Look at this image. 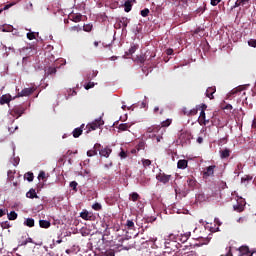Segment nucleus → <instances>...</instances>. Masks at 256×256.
Masks as SVG:
<instances>
[{"mask_svg": "<svg viewBox=\"0 0 256 256\" xmlns=\"http://www.w3.org/2000/svg\"><path fill=\"white\" fill-rule=\"evenodd\" d=\"M176 3L178 4V9H181V11H178L179 15L184 16L185 21H191V15L184 13L189 7V0H176Z\"/></svg>", "mask_w": 256, "mask_h": 256, "instance_id": "1", "label": "nucleus"}, {"mask_svg": "<svg viewBox=\"0 0 256 256\" xmlns=\"http://www.w3.org/2000/svg\"><path fill=\"white\" fill-rule=\"evenodd\" d=\"M254 251H251L247 246H242L239 248L238 256H253ZM220 256H233L231 249L226 254H221Z\"/></svg>", "mask_w": 256, "mask_h": 256, "instance_id": "2", "label": "nucleus"}, {"mask_svg": "<svg viewBox=\"0 0 256 256\" xmlns=\"http://www.w3.org/2000/svg\"><path fill=\"white\" fill-rule=\"evenodd\" d=\"M105 122H103V119L98 118L94 120L92 123H89L86 125V135H89L91 131H96V129H99L101 125H104Z\"/></svg>", "mask_w": 256, "mask_h": 256, "instance_id": "3", "label": "nucleus"}, {"mask_svg": "<svg viewBox=\"0 0 256 256\" xmlns=\"http://www.w3.org/2000/svg\"><path fill=\"white\" fill-rule=\"evenodd\" d=\"M172 178L173 176L165 174V172H159L156 175L157 181H159V183H163V185H167V183H169Z\"/></svg>", "mask_w": 256, "mask_h": 256, "instance_id": "4", "label": "nucleus"}, {"mask_svg": "<svg viewBox=\"0 0 256 256\" xmlns=\"http://www.w3.org/2000/svg\"><path fill=\"white\" fill-rule=\"evenodd\" d=\"M80 217L81 219H84V221H95V214H93V212H89L87 210H83L80 213Z\"/></svg>", "mask_w": 256, "mask_h": 256, "instance_id": "5", "label": "nucleus"}, {"mask_svg": "<svg viewBox=\"0 0 256 256\" xmlns=\"http://www.w3.org/2000/svg\"><path fill=\"white\" fill-rule=\"evenodd\" d=\"M234 211L237 213H243L245 211V200L240 199L236 205L233 206Z\"/></svg>", "mask_w": 256, "mask_h": 256, "instance_id": "6", "label": "nucleus"}, {"mask_svg": "<svg viewBox=\"0 0 256 256\" xmlns=\"http://www.w3.org/2000/svg\"><path fill=\"white\" fill-rule=\"evenodd\" d=\"M23 113H25V108L23 106H15L12 109V115H16L17 119H19Z\"/></svg>", "mask_w": 256, "mask_h": 256, "instance_id": "7", "label": "nucleus"}, {"mask_svg": "<svg viewBox=\"0 0 256 256\" xmlns=\"http://www.w3.org/2000/svg\"><path fill=\"white\" fill-rule=\"evenodd\" d=\"M98 151H99L100 157H106V158H108L111 155V153H113V150L109 147L99 148Z\"/></svg>", "mask_w": 256, "mask_h": 256, "instance_id": "8", "label": "nucleus"}, {"mask_svg": "<svg viewBox=\"0 0 256 256\" xmlns=\"http://www.w3.org/2000/svg\"><path fill=\"white\" fill-rule=\"evenodd\" d=\"M84 129H85V124H82L80 125V127L75 128L72 132L74 139H78V137H81V135H83Z\"/></svg>", "mask_w": 256, "mask_h": 256, "instance_id": "9", "label": "nucleus"}, {"mask_svg": "<svg viewBox=\"0 0 256 256\" xmlns=\"http://www.w3.org/2000/svg\"><path fill=\"white\" fill-rule=\"evenodd\" d=\"M216 167L217 166H215V165L208 166L203 173V177H213V175H215Z\"/></svg>", "mask_w": 256, "mask_h": 256, "instance_id": "10", "label": "nucleus"}, {"mask_svg": "<svg viewBox=\"0 0 256 256\" xmlns=\"http://www.w3.org/2000/svg\"><path fill=\"white\" fill-rule=\"evenodd\" d=\"M199 125H207L209 124V119H207V116H205V111L201 110L200 116L198 118Z\"/></svg>", "mask_w": 256, "mask_h": 256, "instance_id": "11", "label": "nucleus"}, {"mask_svg": "<svg viewBox=\"0 0 256 256\" xmlns=\"http://www.w3.org/2000/svg\"><path fill=\"white\" fill-rule=\"evenodd\" d=\"M35 89L33 88H24L21 92L18 93V97H29V95H33Z\"/></svg>", "mask_w": 256, "mask_h": 256, "instance_id": "12", "label": "nucleus"}, {"mask_svg": "<svg viewBox=\"0 0 256 256\" xmlns=\"http://www.w3.org/2000/svg\"><path fill=\"white\" fill-rule=\"evenodd\" d=\"M187 185L192 191H193V189H196L197 188V180L195 179V177H193V176L188 177Z\"/></svg>", "mask_w": 256, "mask_h": 256, "instance_id": "13", "label": "nucleus"}, {"mask_svg": "<svg viewBox=\"0 0 256 256\" xmlns=\"http://www.w3.org/2000/svg\"><path fill=\"white\" fill-rule=\"evenodd\" d=\"M99 149H101V144L96 143L94 145V149L93 150H88L87 151V156L88 157H95V155H97V151H99Z\"/></svg>", "mask_w": 256, "mask_h": 256, "instance_id": "14", "label": "nucleus"}, {"mask_svg": "<svg viewBox=\"0 0 256 256\" xmlns=\"http://www.w3.org/2000/svg\"><path fill=\"white\" fill-rule=\"evenodd\" d=\"M11 103V95L10 94H4L0 98V105H6Z\"/></svg>", "mask_w": 256, "mask_h": 256, "instance_id": "15", "label": "nucleus"}, {"mask_svg": "<svg viewBox=\"0 0 256 256\" xmlns=\"http://www.w3.org/2000/svg\"><path fill=\"white\" fill-rule=\"evenodd\" d=\"M217 91V89L215 87H209L206 90V97H208V99H215V97L213 96V94Z\"/></svg>", "mask_w": 256, "mask_h": 256, "instance_id": "16", "label": "nucleus"}, {"mask_svg": "<svg viewBox=\"0 0 256 256\" xmlns=\"http://www.w3.org/2000/svg\"><path fill=\"white\" fill-rule=\"evenodd\" d=\"M26 197L28 199H39V196L37 195V192H35V189H30L27 193H26Z\"/></svg>", "mask_w": 256, "mask_h": 256, "instance_id": "17", "label": "nucleus"}, {"mask_svg": "<svg viewBox=\"0 0 256 256\" xmlns=\"http://www.w3.org/2000/svg\"><path fill=\"white\" fill-rule=\"evenodd\" d=\"M98 73L99 72L97 70H92V71L88 72L86 75V81H91V80L95 79V77H97Z\"/></svg>", "mask_w": 256, "mask_h": 256, "instance_id": "18", "label": "nucleus"}, {"mask_svg": "<svg viewBox=\"0 0 256 256\" xmlns=\"http://www.w3.org/2000/svg\"><path fill=\"white\" fill-rule=\"evenodd\" d=\"M133 9V1L132 0H127L124 3V11L125 13H129Z\"/></svg>", "mask_w": 256, "mask_h": 256, "instance_id": "19", "label": "nucleus"}, {"mask_svg": "<svg viewBox=\"0 0 256 256\" xmlns=\"http://www.w3.org/2000/svg\"><path fill=\"white\" fill-rule=\"evenodd\" d=\"M145 61H147V57L145 56V54H141L139 56H136L135 58V62L139 63L140 65H143Z\"/></svg>", "mask_w": 256, "mask_h": 256, "instance_id": "20", "label": "nucleus"}, {"mask_svg": "<svg viewBox=\"0 0 256 256\" xmlns=\"http://www.w3.org/2000/svg\"><path fill=\"white\" fill-rule=\"evenodd\" d=\"M39 225L42 229H49V227H51V222L48 220H40Z\"/></svg>", "mask_w": 256, "mask_h": 256, "instance_id": "21", "label": "nucleus"}, {"mask_svg": "<svg viewBox=\"0 0 256 256\" xmlns=\"http://www.w3.org/2000/svg\"><path fill=\"white\" fill-rule=\"evenodd\" d=\"M230 155H231V150H229L228 148L220 151L221 159H227V157H229Z\"/></svg>", "mask_w": 256, "mask_h": 256, "instance_id": "22", "label": "nucleus"}, {"mask_svg": "<svg viewBox=\"0 0 256 256\" xmlns=\"http://www.w3.org/2000/svg\"><path fill=\"white\" fill-rule=\"evenodd\" d=\"M188 161L183 159V160H179L177 163V167L178 169H187V165H188Z\"/></svg>", "mask_w": 256, "mask_h": 256, "instance_id": "23", "label": "nucleus"}, {"mask_svg": "<svg viewBox=\"0 0 256 256\" xmlns=\"http://www.w3.org/2000/svg\"><path fill=\"white\" fill-rule=\"evenodd\" d=\"M125 227L126 229H128V231H133V229H135V222H133V220H127L125 223Z\"/></svg>", "mask_w": 256, "mask_h": 256, "instance_id": "24", "label": "nucleus"}, {"mask_svg": "<svg viewBox=\"0 0 256 256\" xmlns=\"http://www.w3.org/2000/svg\"><path fill=\"white\" fill-rule=\"evenodd\" d=\"M70 17H71V21H73L74 23H79L83 19V15L81 14H73Z\"/></svg>", "mask_w": 256, "mask_h": 256, "instance_id": "25", "label": "nucleus"}, {"mask_svg": "<svg viewBox=\"0 0 256 256\" xmlns=\"http://www.w3.org/2000/svg\"><path fill=\"white\" fill-rule=\"evenodd\" d=\"M243 172V164L238 163L236 169L234 170V174L239 176Z\"/></svg>", "mask_w": 256, "mask_h": 256, "instance_id": "26", "label": "nucleus"}, {"mask_svg": "<svg viewBox=\"0 0 256 256\" xmlns=\"http://www.w3.org/2000/svg\"><path fill=\"white\" fill-rule=\"evenodd\" d=\"M137 49H139V45L133 44L130 47V49L128 50V52H126V55H133V53H135V51H137Z\"/></svg>", "mask_w": 256, "mask_h": 256, "instance_id": "27", "label": "nucleus"}, {"mask_svg": "<svg viewBox=\"0 0 256 256\" xmlns=\"http://www.w3.org/2000/svg\"><path fill=\"white\" fill-rule=\"evenodd\" d=\"M24 225H26V227H35V220L33 218H27Z\"/></svg>", "mask_w": 256, "mask_h": 256, "instance_id": "28", "label": "nucleus"}, {"mask_svg": "<svg viewBox=\"0 0 256 256\" xmlns=\"http://www.w3.org/2000/svg\"><path fill=\"white\" fill-rule=\"evenodd\" d=\"M24 179H27L29 183L35 179V176L33 175V172H27L24 174Z\"/></svg>", "mask_w": 256, "mask_h": 256, "instance_id": "29", "label": "nucleus"}, {"mask_svg": "<svg viewBox=\"0 0 256 256\" xmlns=\"http://www.w3.org/2000/svg\"><path fill=\"white\" fill-rule=\"evenodd\" d=\"M129 199H130V201H134V202L139 201L140 196L137 192H133L130 194Z\"/></svg>", "mask_w": 256, "mask_h": 256, "instance_id": "30", "label": "nucleus"}, {"mask_svg": "<svg viewBox=\"0 0 256 256\" xmlns=\"http://www.w3.org/2000/svg\"><path fill=\"white\" fill-rule=\"evenodd\" d=\"M57 73V68L56 67H53V66H50L47 71H46V74L47 75H55Z\"/></svg>", "mask_w": 256, "mask_h": 256, "instance_id": "31", "label": "nucleus"}, {"mask_svg": "<svg viewBox=\"0 0 256 256\" xmlns=\"http://www.w3.org/2000/svg\"><path fill=\"white\" fill-rule=\"evenodd\" d=\"M17 217H18V215H17V212H15V211H11L8 214L9 221H15V219H17Z\"/></svg>", "mask_w": 256, "mask_h": 256, "instance_id": "32", "label": "nucleus"}, {"mask_svg": "<svg viewBox=\"0 0 256 256\" xmlns=\"http://www.w3.org/2000/svg\"><path fill=\"white\" fill-rule=\"evenodd\" d=\"M207 9V4L203 3V6H200L198 9L195 10V13H205Z\"/></svg>", "mask_w": 256, "mask_h": 256, "instance_id": "33", "label": "nucleus"}, {"mask_svg": "<svg viewBox=\"0 0 256 256\" xmlns=\"http://www.w3.org/2000/svg\"><path fill=\"white\" fill-rule=\"evenodd\" d=\"M92 209H94V211H101V209H103V206H101L99 202H96L92 205Z\"/></svg>", "mask_w": 256, "mask_h": 256, "instance_id": "34", "label": "nucleus"}, {"mask_svg": "<svg viewBox=\"0 0 256 256\" xmlns=\"http://www.w3.org/2000/svg\"><path fill=\"white\" fill-rule=\"evenodd\" d=\"M118 129H119V131H127V129H129V124H127V123L120 124L118 126Z\"/></svg>", "mask_w": 256, "mask_h": 256, "instance_id": "35", "label": "nucleus"}, {"mask_svg": "<svg viewBox=\"0 0 256 256\" xmlns=\"http://www.w3.org/2000/svg\"><path fill=\"white\" fill-rule=\"evenodd\" d=\"M119 157L122 159H127V157H129V155L127 154V151L123 150V148H121V151L119 153Z\"/></svg>", "mask_w": 256, "mask_h": 256, "instance_id": "36", "label": "nucleus"}, {"mask_svg": "<svg viewBox=\"0 0 256 256\" xmlns=\"http://www.w3.org/2000/svg\"><path fill=\"white\" fill-rule=\"evenodd\" d=\"M161 129V126H152L151 128H148L149 133H157Z\"/></svg>", "mask_w": 256, "mask_h": 256, "instance_id": "37", "label": "nucleus"}, {"mask_svg": "<svg viewBox=\"0 0 256 256\" xmlns=\"http://www.w3.org/2000/svg\"><path fill=\"white\" fill-rule=\"evenodd\" d=\"M89 82L84 85L85 89L86 90H89V89H93V87H95V82H91V80H88Z\"/></svg>", "mask_w": 256, "mask_h": 256, "instance_id": "38", "label": "nucleus"}, {"mask_svg": "<svg viewBox=\"0 0 256 256\" xmlns=\"http://www.w3.org/2000/svg\"><path fill=\"white\" fill-rule=\"evenodd\" d=\"M83 29H84V31H86V33H90V31L93 30V25L86 24V25L83 26Z\"/></svg>", "mask_w": 256, "mask_h": 256, "instance_id": "39", "label": "nucleus"}, {"mask_svg": "<svg viewBox=\"0 0 256 256\" xmlns=\"http://www.w3.org/2000/svg\"><path fill=\"white\" fill-rule=\"evenodd\" d=\"M198 111H199V108H198V107L193 108V109L189 110L188 116L197 115Z\"/></svg>", "mask_w": 256, "mask_h": 256, "instance_id": "40", "label": "nucleus"}, {"mask_svg": "<svg viewBox=\"0 0 256 256\" xmlns=\"http://www.w3.org/2000/svg\"><path fill=\"white\" fill-rule=\"evenodd\" d=\"M172 121L173 120H171V119H167V120L163 121L161 123V127H169V125H171Z\"/></svg>", "mask_w": 256, "mask_h": 256, "instance_id": "41", "label": "nucleus"}, {"mask_svg": "<svg viewBox=\"0 0 256 256\" xmlns=\"http://www.w3.org/2000/svg\"><path fill=\"white\" fill-rule=\"evenodd\" d=\"M149 9L148 8H145L143 10L140 11V14L143 16V17H149Z\"/></svg>", "mask_w": 256, "mask_h": 256, "instance_id": "42", "label": "nucleus"}, {"mask_svg": "<svg viewBox=\"0 0 256 256\" xmlns=\"http://www.w3.org/2000/svg\"><path fill=\"white\" fill-rule=\"evenodd\" d=\"M77 185H79L76 181H72L70 182L69 187H71V189H73V191L77 192Z\"/></svg>", "mask_w": 256, "mask_h": 256, "instance_id": "43", "label": "nucleus"}, {"mask_svg": "<svg viewBox=\"0 0 256 256\" xmlns=\"http://www.w3.org/2000/svg\"><path fill=\"white\" fill-rule=\"evenodd\" d=\"M242 183H245V181H253V176L245 175L241 178Z\"/></svg>", "mask_w": 256, "mask_h": 256, "instance_id": "44", "label": "nucleus"}, {"mask_svg": "<svg viewBox=\"0 0 256 256\" xmlns=\"http://www.w3.org/2000/svg\"><path fill=\"white\" fill-rule=\"evenodd\" d=\"M237 93H241V89L234 88L230 91V97H233V95H237Z\"/></svg>", "mask_w": 256, "mask_h": 256, "instance_id": "45", "label": "nucleus"}, {"mask_svg": "<svg viewBox=\"0 0 256 256\" xmlns=\"http://www.w3.org/2000/svg\"><path fill=\"white\" fill-rule=\"evenodd\" d=\"M142 164H143V167H149L151 165V160L143 159Z\"/></svg>", "mask_w": 256, "mask_h": 256, "instance_id": "46", "label": "nucleus"}, {"mask_svg": "<svg viewBox=\"0 0 256 256\" xmlns=\"http://www.w3.org/2000/svg\"><path fill=\"white\" fill-rule=\"evenodd\" d=\"M27 39H29V41H33V39H35V32H28Z\"/></svg>", "mask_w": 256, "mask_h": 256, "instance_id": "47", "label": "nucleus"}, {"mask_svg": "<svg viewBox=\"0 0 256 256\" xmlns=\"http://www.w3.org/2000/svg\"><path fill=\"white\" fill-rule=\"evenodd\" d=\"M248 45H249V47H254V48H256V39H250V40H248Z\"/></svg>", "mask_w": 256, "mask_h": 256, "instance_id": "48", "label": "nucleus"}, {"mask_svg": "<svg viewBox=\"0 0 256 256\" xmlns=\"http://www.w3.org/2000/svg\"><path fill=\"white\" fill-rule=\"evenodd\" d=\"M221 1L222 0H210V5H212V7H217Z\"/></svg>", "mask_w": 256, "mask_h": 256, "instance_id": "49", "label": "nucleus"}, {"mask_svg": "<svg viewBox=\"0 0 256 256\" xmlns=\"http://www.w3.org/2000/svg\"><path fill=\"white\" fill-rule=\"evenodd\" d=\"M1 227L3 229H9L11 226L9 225V221H5L1 223Z\"/></svg>", "mask_w": 256, "mask_h": 256, "instance_id": "50", "label": "nucleus"}, {"mask_svg": "<svg viewBox=\"0 0 256 256\" xmlns=\"http://www.w3.org/2000/svg\"><path fill=\"white\" fill-rule=\"evenodd\" d=\"M191 237V232H186L183 236L182 239L183 241H187Z\"/></svg>", "mask_w": 256, "mask_h": 256, "instance_id": "51", "label": "nucleus"}, {"mask_svg": "<svg viewBox=\"0 0 256 256\" xmlns=\"http://www.w3.org/2000/svg\"><path fill=\"white\" fill-rule=\"evenodd\" d=\"M138 107H140V109H147V102L143 101L141 103H138Z\"/></svg>", "mask_w": 256, "mask_h": 256, "instance_id": "52", "label": "nucleus"}, {"mask_svg": "<svg viewBox=\"0 0 256 256\" xmlns=\"http://www.w3.org/2000/svg\"><path fill=\"white\" fill-rule=\"evenodd\" d=\"M164 256H181V252H176V253H164Z\"/></svg>", "mask_w": 256, "mask_h": 256, "instance_id": "53", "label": "nucleus"}, {"mask_svg": "<svg viewBox=\"0 0 256 256\" xmlns=\"http://www.w3.org/2000/svg\"><path fill=\"white\" fill-rule=\"evenodd\" d=\"M241 6H242V5H241L240 0H236L234 6H232V9H237V7H241Z\"/></svg>", "mask_w": 256, "mask_h": 256, "instance_id": "54", "label": "nucleus"}, {"mask_svg": "<svg viewBox=\"0 0 256 256\" xmlns=\"http://www.w3.org/2000/svg\"><path fill=\"white\" fill-rule=\"evenodd\" d=\"M27 243H34L32 238H27L24 242H22V245H27Z\"/></svg>", "mask_w": 256, "mask_h": 256, "instance_id": "55", "label": "nucleus"}, {"mask_svg": "<svg viewBox=\"0 0 256 256\" xmlns=\"http://www.w3.org/2000/svg\"><path fill=\"white\" fill-rule=\"evenodd\" d=\"M10 7H13V4L5 5L3 9H0V11H7V9H10Z\"/></svg>", "mask_w": 256, "mask_h": 256, "instance_id": "56", "label": "nucleus"}, {"mask_svg": "<svg viewBox=\"0 0 256 256\" xmlns=\"http://www.w3.org/2000/svg\"><path fill=\"white\" fill-rule=\"evenodd\" d=\"M201 31H203V28H196L195 30H194V35H199V33H201Z\"/></svg>", "mask_w": 256, "mask_h": 256, "instance_id": "57", "label": "nucleus"}, {"mask_svg": "<svg viewBox=\"0 0 256 256\" xmlns=\"http://www.w3.org/2000/svg\"><path fill=\"white\" fill-rule=\"evenodd\" d=\"M38 179H45V172L41 171L38 175Z\"/></svg>", "mask_w": 256, "mask_h": 256, "instance_id": "58", "label": "nucleus"}, {"mask_svg": "<svg viewBox=\"0 0 256 256\" xmlns=\"http://www.w3.org/2000/svg\"><path fill=\"white\" fill-rule=\"evenodd\" d=\"M198 110L201 109V111H204L207 109V106L205 104H202L201 106H197Z\"/></svg>", "mask_w": 256, "mask_h": 256, "instance_id": "59", "label": "nucleus"}, {"mask_svg": "<svg viewBox=\"0 0 256 256\" xmlns=\"http://www.w3.org/2000/svg\"><path fill=\"white\" fill-rule=\"evenodd\" d=\"M240 1V5L243 7L244 5H247V3H249L250 0H239Z\"/></svg>", "mask_w": 256, "mask_h": 256, "instance_id": "60", "label": "nucleus"}, {"mask_svg": "<svg viewBox=\"0 0 256 256\" xmlns=\"http://www.w3.org/2000/svg\"><path fill=\"white\" fill-rule=\"evenodd\" d=\"M245 221H247V219L245 217H240L237 222L238 223H245Z\"/></svg>", "mask_w": 256, "mask_h": 256, "instance_id": "61", "label": "nucleus"}, {"mask_svg": "<svg viewBox=\"0 0 256 256\" xmlns=\"http://www.w3.org/2000/svg\"><path fill=\"white\" fill-rule=\"evenodd\" d=\"M166 55H173V49H171V48L167 49Z\"/></svg>", "mask_w": 256, "mask_h": 256, "instance_id": "62", "label": "nucleus"}, {"mask_svg": "<svg viewBox=\"0 0 256 256\" xmlns=\"http://www.w3.org/2000/svg\"><path fill=\"white\" fill-rule=\"evenodd\" d=\"M4 215H6V212L4 209H0V217H3Z\"/></svg>", "mask_w": 256, "mask_h": 256, "instance_id": "63", "label": "nucleus"}, {"mask_svg": "<svg viewBox=\"0 0 256 256\" xmlns=\"http://www.w3.org/2000/svg\"><path fill=\"white\" fill-rule=\"evenodd\" d=\"M252 129H256V118L252 121Z\"/></svg>", "mask_w": 256, "mask_h": 256, "instance_id": "64", "label": "nucleus"}]
</instances>
